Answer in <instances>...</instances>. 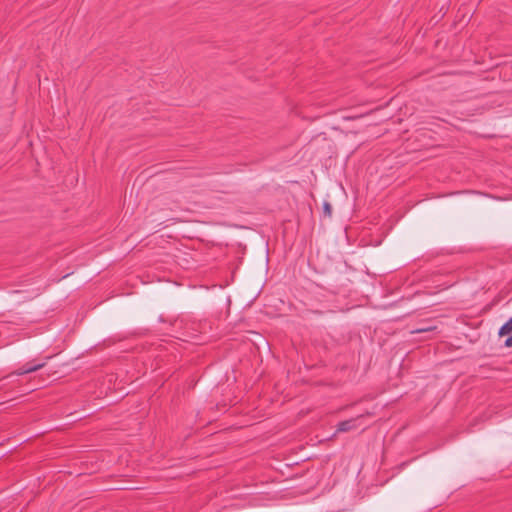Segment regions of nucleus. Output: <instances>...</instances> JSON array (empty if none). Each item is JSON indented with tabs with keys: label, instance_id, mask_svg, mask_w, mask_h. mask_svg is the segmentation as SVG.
Returning <instances> with one entry per match:
<instances>
[{
	"label": "nucleus",
	"instance_id": "1",
	"mask_svg": "<svg viewBox=\"0 0 512 512\" xmlns=\"http://www.w3.org/2000/svg\"><path fill=\"white\" fill-rule=\"evenodd\" d=\"M498 335L500 337L508 336L504 342L505 347H512V317L501 326Z\"/></svg>",
	"mask_w": 512,
	"mask_h": 512
},
{
	"label": "nucleus",
	"instance_id": "2",
	"mask_svg": "<svg viewBox=\"0 0 512 512\" xmlns=\"http://www.w3.org/2000/svg\"><path fill=\"white\" fill-rule=\"evenodd\" d=\"M362 417H363V415H360L357 418H353V419H349V420H345V421L340 422L337 425L336 432H348V431H350L352 429L357 428L356 422H357V420H359Z\"/></svg>",
	"mask_w": 512,
	"mask_h": 512
},
{
	"label": "nucleus",
	"instance_id": "3",
	"mask_svg": "<svg viewBox=\"0 0 512 512\" xmlns=\"http://www.w3.org/2000/svg\"><path fill=\"white\" fill-rule=\"evenodd\" d=\"M45 364H46V362L35 364V365H31L30 363H26L21 368L16 370L13 374L24 375V374L32 373V372H35V371L43 368L45 366Z\"/></svg>",
	"mask_w": 512,
	"mask_h": 512
},
{
	"label": "nucleus",
	"instance_id": "4",
	"mask_svg": "<svg viewBox=\"0 0 512 512\" xmlns=\"http://www.w3.org/2000/svg\"><path fill=\"white\" fill-rule=\"evenodd\" d=\"M436 329V326H431V325H423L419 328H416V329H413L411 330V333L412 334H417V333H425V332H432Z\"/></svg>",
	"mask_w": 512,
	"mask_h": 512
},
{
	"label": "nucleus",
	"instance_id": "5",
	"mask_svg": "<svg viewBox=\"0 0 512 512\" xmlns=\"http://www.w3.org/2000/svg\"><path fill=\"white\" fill-rule=\"evenodd\" d=\"M323 212H324V215L327 216V217H330L331 214H332V206L330 203L328 202H325L323 204Z\"/></svg>",
	"mask_w": 512,
	"mask_h": 512
}]
</instances>
